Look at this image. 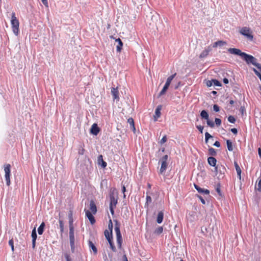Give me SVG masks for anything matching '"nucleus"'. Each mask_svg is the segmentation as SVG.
<instances>
[{"instance_id":"obj_1","label":"nucleus","mask_w":261,"mask_h":261,"mask_svg":"<svg viewBox=\"0 0 261 261\" xmlns=\"http://www.w3.org/2000/svg\"><path fill=\"white\" fill-rule=\"evenodd\" d=\"M227 51L231 54L240 56L247 64H252L261 72V64L257 63V59L252 55L242 52L240 49L236 48H228Z\"/></svg>"},{"instance_id":"obj_2","label":"nucleus","mask_w":261,"mask_h":261,"mask_svg":"<svg viewBox=\"0 0 261 261\" xmlns=\"http://www.w3.org/2000/svg\"><path fill=\"white\" fill-rule=\"evenodd\" d=\"M200 116L201 119L206 120V123L208 126L213 128L215 127V123L217 127H219L221 124V120L220 118H216L215 122L209 119V115L206 110H203L201 111Z\"/></svg>"},{"instance_id":"obj_3","label":"nucleus","mask_w":261,"mask_h":261,"mask_svg":"<svg viewBox=\"0 0 261 261\" xmlns=\"http://www.w3.org/2000/svg\"><path fill=\"white\" fill-rule=\"evenodd\" d=\"M114 221L115 222V231L116 232L118 247L121 248L122 243V237L120 231V223L117 220H114Z\"/></svg>"},{"instance_id":"obj_4","label":"nucleus","mask_w":261,"mask_h":261,"mask_svg":"<svg viewBox=\"0 0 261 261\" xmlns=\"http://www.w3.org/2000/svg\"><path fill=\"white\" fill-rule=\"evenodd\" d=\"M11 23L13 29V32L15 35H17L19 32V21L15 16V13L13 12L11 14Z\"/></svg>"},{"instance_id":"obj_5","label":"nucleus","mask_w":261,"mask_h":261,"mask_svg":"<svg viewBox=\"0 0 261 261\" xmlns=\"http://www.w3.org/2000/svg\"><path fill=\"white\" fill-rule=\"evenodd\" d=\"M176 75V73H175L174 74L171 75V76H169L166 81V82L165 84V85L163 87V88L161 91V92L159 93L158 97H161V96L165 94L167 90L168 89L169 87L173 80V79L175 77V75Z\"/></svg>"},{"instance_id":"obj_6","label":"nucleus","mask_w":261,"mask_h":261,"mask_svg":"<svg viewBox=\"0 0 261 261\" xmlns=\"http://www.w3.org/2000/svg\"><path fill=\"white\" fill-rule=\"evenodd\" d=\"M240 33L245 36L248 40L250 41L253 40V36L250 28L243 27L240 30Z\"/></svg>"},{"instance_id":"obj_7","label":"nucleus","mask_w":261,"mask_h":261,"mask_svg":"<svg viewBox=\"0 0 261 261\" xmlns=\"http://www.w3.org/2000/svg\"><path fill=\"white\" fill-rule=\"evenodd\" d=\"M11 165L10 164H6L4 165V171L5 173V179L6 180V184L7 186L10 185V173H11Z\"/></svg>"},{"instance_id":"obj_8","label":"nucleus","mask_w":261,"mask_h":261,"mask_svg":"<svg viewBox=\"0 0 261 261\" xmlns=\"http://www.w3.org/2000/svg\"><path fill=\"white\" fill-rule=\"evenodd\" d=\"M110 203L109 205L110 211L112 215H114V208L116 207V204H117L118 201V197L116 196H112V197H110Z\"/></svg>"},{"instance_id":"obj_9","label":"nucleus","mask_w":261,"mask_h":261,"mask_svg":"<svg viewBox=\"0 0 261 261\" xmlns=\"http://www.w3.org/2000/svg\"><path fill=\"white\" fill-rule=\"evenodd\" d=\"M194 185L195 189L198 191L199 193L207 195L210 194V191L208 190L201 188L195 184H194Z\"/></svg>"},{"instance_id":"obj_10","label":"nucleus","mask_w":261,"mask_h":261,"mask_svg":"<svg viewBox=\"0 0 261 261\" xmlns=\"http://www.w3.org/2000/svg\"><path fill=\"white\" fill-rule=\"evenodd\" d=\"M111 94L113 96V99H116L117 101L119 100V91L118 87L115 88L112 87L111 88Z\"/></svg>"},{"instance_id":"obj_11","label":"nucleus","mask_w":261,"mask_h":261,"mask_svg":"<svg viewBox=\"0 0 261 261\" xmlns=\"http://www.w3.org/2000/svg\"><path fill=\"white\" fill-rule=\"evenodd\" d=\"M100 132V128L98 126L97 124L96 123H94L90 130V132L91 134L96 136Z\"/></svg>"},{"instance_id":"obj_12","label":"nucleus","mask_w":261,"mask_h":261,"mask_svg":"<svg viewBox=\"0 0 261 261\" xmlns=\"http://www.w3.org/2000/svg\"><path fill=\"white\" fill-rule=\"evenodd\" d=\"M85 211L86 212V216L89 219L90 223L92 225L94 224L95 223V219L94 216H93V214L88 210H85Z\"/></svg>"},{"instance_id":"obj_13","label":"nucleus","mask_w":261,"mask_h":261,"mask_svg":"<svg viewBox=\"0 0 261 261\" xmlns=\"http://www.w3.org/2000/svg\"><path fill=\"white\" fill-rule=\"evenodd\" d=\"M90 209L93 214L95 215L97 212V207L93 200H91L90 201Z\"/></svg>"},{"instance_id":"obj_14","label":"nucleus","mask_w":261,"mask_h":261,"mask_svg":"<svg viewBox=\"0 0 261 261\" xmlns=\"http://www.w3.org/2000/svg\"><path fill=\"white\" fill-rule=\"evenodd\" d=\"M98 164L101 166V168H105L107 165V163L103 161V156L102 155H99L98 156Z\"/></svg>"},{"instance_id":"obj_15","label":"nucleus","mask_w":261,"mask_h":261,"mask_svg":"<svg viewBox=\"0 0 261 261\" xmlns=\"http://www.w3.org/2000/svg\"><path fill=\"white\" fill-rule=\"evenodd\" d=\"M162 105L158 106L157 108L155 111V115H154V120H156L158 118L161 116V111L162 109Z\"/></svg>"},{"instance_id":"obj_16","label":"nucleus","mask_w":261,"mask_h":261,"mask_svg":"<svg viewBox=\"0 0 261 261\" xmlns=\"http://www.w3.org/2000/svg\"><path fill=\"white\" fill-rule=\"evenodd\" d=\"M212 50V48L209 46L207 48H205L204 50H203L202 53L199 55L200 58H203L206 57L209 54L210 51H211Z\"/></svg>"},{"instance_id":"obj_17","label":"nucleus","mask_w":261,"mask_h":261,"mask_svg":"<svg viewBox=\"0 0 261 261\" xmlns=\"http://www.w3.org/2000/svg\"><path fill=\"white\" fill-rule=\"evenodd\" d=\"M208 164L213 167L216 166L217 160L213 156H210L207 159Z\"/></svg>"},{"instance_id":"obj_18","label":"nucleus","mask_w":261,"mask_h":261,"mask_svg":"<svg viewBox=\"0 0 261 261\" xmlns=\"http://www.w3.org/2000/svg\"><path fill=\"white\" fill-rule=\"evenodd\" d=\"M234 165L237 173L238 177L240 179V180H241L242 170L237 162L235 161L234 162Z\"/></svg>"},{"instance_id":"obj_19","label":"nucleus","mask_w":261,"mask_h":261,"mask_svg":"<svg viewBox=\"0 0 261 261\" xmlns=\"http://www.w3.org/2000/svg\"><path fill=\"white\" fill-rule=\"evenodd\" d=\"M161 163V166L160 170V172L161 174L165 172V171L167 169V166H168V163L167 162L163 161L160 162Z\"/></svg>"},{"instance_id":"obj_20","label":"nucleus","mask_w":261,"mask_h":261,"mask_svg":"<svg viewBox=\"0 0 261 261\" xmlns=\"http://www.w3.org/2000/svg\"><path fill=\"white\" fill-rule=\"evenodd\" d=\"M164 219V212L163 211H160L159 212L157 218H156V222L159 224H161L163 220Z\"/></svg>"},{"instance_id":"obj_21","label":"nucleus","mask_w":261,"mask_h":261,"mask_svg":"<svg viewBox=\"0 0 261 261\" xmlns=\"http://www.w3.org/2000/svg\"><path fill=\"white\" fill-rule=\"evenodd\" d=\"M116 41L118 42V45L116 47V50L117 52H120L122 48L123 42L120 38L116 39Z\"/></svg>"},{"instance_id":"obj_22","label":"nucleus","mask_w":261,"mask_h":261,"mask_svg":"<svg viewBox=\"0 0 261 261\" xmlns=\"http://www.w3.org/2000/svg\"><path fill=\"white\" fill-rule=\"evenodd\" d=\"M88 244H89V247L90 249L92 250L94 254H96L97 253V249L96 247L94 244V243H93V242L89 240Z\"/></svg>"},{"instance_id":"obj_23","label":"nucleus","mask_w":261,"mask_h":261,"mask_svg":"<svg viewBox=\"0 0 261 261\" xmlns=\"http://www.w3.org/2000/svg\"><path fill=\"white\" fill-rule=\"evenodd\" d=\"M45 226V223L44 222H42L41 223V224H40V225L38 228L37 231H38V233L39 234L41 235L43 234Z\"/></svg>"},{"instance_id":"obj_24","label":"nucleus","mask_w":261,"mask_h":261,"mask_svg":"<svg viewBox=\"0 0 261 261\" xmlns=\"http://www.w3.org/2000/svg\"><path fill=\"white\" fill-rule=\"evenodd\" d=\"M104 234L107 240L113 239L112 232L109 231L107 229H106L104 231Z\"/></svg>"},{"instance_id":"obj_25","label":"nucleus","mask_w":261,"mask_h":261,"mask_svg":"<svg viewBox=\"0 0 261 261\" xmlns=\"http://www.w3.org/2000/svg\"><path fill=\"white\" fill-rule=\"evenodd\" d=\"M215 189L217 192L218 193V195L220 197H222L223 196V195L222 194L221 190V185L220 183L217 184Z\"/></svg>"},{"instance_id":"obj_26","label":"nucleus","mask_w":261,"mask_h":261,"mask_svg":"<svg viewBox=\"0 0 261 261\" xmlns=\"http://www.w3.org/2000/svg\"><path fill=\"white\" fill-rule=\"evenodd\" d=\"M227 147L229 151H231L233 150V146L231 141L230 140H226Z\"/></svg>"},{"instance_id":"obj_27","label":"nucleus","mask_w":261,"mask_h":261,"mask_svg":"<svg viewBox=\"0 0 261 261\" xmlns=\"http://www.w3.org/2000/svg\"><path fill=\"white\" fill-rule=\"evenodd\" d=\"M208 154L211 155L212 156H216L217 155V152H216V150L214 148H213L212 147H210L209 146Z\"/></svg>"},{"instance_id":"obj_28","label":"nucleus","mask_w":261,"mask_h":261,"mask_svg":"<svg viewBox=\"0 0 261 261\" xmlns=\"http://www.w3.org/2000/svg\"><path fill=\"white\" fill-rule=\"evenodd\" d=\"M108 241L110 244V248L112 250V251L114 252H116L117 250L113 243V239L109 240H108Z\"/></svg>"},{"instance_id":"obj_29","label":"nucleus","mask_w":261,"mask_h":261,"mask_svg":"<svg viewBox=\"0 0 261 261\" xmlns=\"http://www.w3.org/2000/svg\"><path fill=\"white\" fill-rule=\"evenodd\" d=\"M148 194H150V192L147 191V196H146V201L145 205V207L146 206H148V204L152 202V198L150 197V196L148 195Z\"/></svg>"},{"instance_id":"obj_30","label":"nucleus","mask_w":261,"mask_h":261,"mask_svg":"<svg viewBox=\"0 0 261 261\" xmlns=\"http://www.w3.org/2000/svg\"><path fill=\"white\" fill-rule=\"evenodd\" d=\"M226 172V168L223 165H220L219 166V173L220 174L224 175L225 173Z\"/></svg>"},{"instance_id":"obj_31","label":"nucleus","mask_w":261,"mask_h":261,"mask_svg":"<svg viewBox=\"0 0 261 261\" xmlns=\"http://www.w3.org/2000/svg\"><path fill=\"white\" fill-rule=\"evenodd\" d=\"M31 237L32 238V240H36L37 238V234L35 227H34V229L32 230Z\"/></svg>"},{"instance_id":"obj_32","label":"nucleus","mask_w":261,"mask_h":261,"mask_svg":"<svg viewBox=\"0 0 261 261\" xmlns=\"http://www.w3.org/2000/svg\"><path fill=\"white\" fill-rule=\"evenodd\" d=\"M59 226H60V229L61 235H62V233L64 232V222L62 220H59Z\"/></svg>"},{"instance_id":"obj_33","label":"nucleus","mask_w":261,"mask_h":261,"mask_svg":"<svg viewBox=\"0 0 261 261\" xmlns=\"http://www.w3.org/2000/svg\"><path fill=\"white\" fill-rule=\"evenodd\" d=\"M163 227L159 226L158 228H157L155 230L154 233L159 235L161 233H162L163 232Z\"/></svg>"},{"instance_id":"obj_34","label":"nucleus","mask_w":261,"mask_h":261,"mask_svg":"<svg viewBox=\"0 0 261 261\" xmlns=\"http://www.w3.org/2000/svg\"><path fill=\"white\" fill-rule=\"evenodd\" d=\"M212 82L213 83L214 85L215 86H219V87L222 86L221 83L220 81H219L218 80L212 79Z\"/></svg>"},{"instance_id":"obj_35","label":"nucleus","mask_w":261,"mask_h":261,"mask_svg":"<svg viewBox=\"0 0 261 261\" xmlns=\"http://www.w3.org/2000/svg\"><path fill=\"white\" fill-rule=\"evenodd\" d=\"M212 138H213V136L208 132L205 133V142L206 143L208 142V139Z\"/></svg>"},{"instance_id":"obj_36","label":"nucleus","mask_w":261,"mask_h":261,"mask_svg":"<svg viewBox=\"0 0 261 261\" xmlns=\"http://www.w3.org/2000/svg\"><path fill=\"white\" fill-rule=\"evenodd\" d=\"M228 121L231 123H234L236 119L233 116L230 115L228 117Z\"/></svg>"},{"instance_id":"obj_37","label":"nucleus","mask_w":261,"mask_h":261,"mask_svg":"<svg viewBox=\"0 0 261 261\" xmlns=\"http://www.w3.org/2000/svg\"><path fill=\"white\" fill-rule=\"evenodd\" d=\"M113 225L111 219H110L109 224H108V228L109 230L111 232H113Z\"/></svg>"},{"instance_id":"obj_38","label":"nucleus","mask_w":261,"mask_h":261,"mask_svg":"<svg viewBox=\"0 0 261 261\" xmlns=\"http://www.w3.org/2000/svg\"><path fill=\"white\" fill-rule=\"evenodd\" d=\"M115 192H116L115 188H111L110 189V193H109L110 197H112V196H115Z\"/></svg>"},{"instance_id":"obj_39","label":"nucleus","mask_w":261,"mask_h":261,"mask_svg":"<svg viewBox=\"0 0 261 261\" xmlns=\"http://www.w3.org/2000/svg\"><path fill=\"white\" fill-rule=\"evenodd\" d=\"M9 245L11 246V250L13 252L14 251V242L12 239L9 241Z\"/></svg>"},{"instance_id":"obj_40","label":"nucleus","mask_w":261,"mask_h":261,"mask_svg":"<svg viewBox=\"0 0 261 261\" xmlns=\"http://www.w3.org/2000/svg\"><path fill=\"white\" fill-rule=\"evenodd\" d=\"M218 46H219V47H222V46L227 44V42L226 41H223V40H219V41H218Z\"/></svg>"},{"instance_id":"obj_41","label":"nucleus","mask_w":261,"mask_h":261,"mask_svg":"<svg viewBox=\"0 0 261 261\" xmlns=\"http://www.w3.org/2000/svg\"><path fill=\"white\" fill-rule=\"evenodd\" d=\"M127 122L129 124L130 127L133 126V125H135L134 121L132 118H128L127 120Z\"/></svg>"},{"instance_id":"obj_42","label":"nucleus","mask_w":261,"mask_h":261,"mask_svg":"<svg viewBox=\"0 0 261 261\" xmlns=\"http://www.w3.org/2000/svg\"><path fill=\"white\" fill-rule=\"evenodd\" d=\"M255 189L257 191L261 192V178L258 180L257 186V187L256 186L255 187Z\"/></svg>"},{"instance_id":"obj_43","label":"nucleus","mask_w":261,"mask_h":261,"mask_svg":"<svg viewBox=\"0 0 261 261\" xmlns=\"http://www.w3.org/2000/svg\"><path fill=\"white\" fill-rule=\"evenodd\" d=\"M85 151V149L82 146H81V148H80L79 149L78 153L80 155H83L84 154Z\"/></svg>"},{"instance_id":"obj_44","label":"nucleus","mask_w":261,"mask_h":261,"mask_svg":"<svg viewBox=\"0 0 261 261\" xmlns=\"http://www.w3.org/2000/svg\"><path fill=\"white\" fill-rule=\"evenodd\" d=\"M167 140V136L166 135H165L163 138L161 140L160 143L161 144H164V143H165Z\"/></svg>"},{"instance_id":"obj_45","label":"nucleus","mask_w":261,"mask_h":261,"mask_svg":"<svg viewBox=\"0 0 261 261\" xmlns=\"http://www.w3.org/2000/svg\"><path fill=\"white\" fill-rule=\"evenodd\" d=\"M70 244L71 245L74 243V236H69Z\"/></svg>"},{"instance_id":"obj_46","label":"nucleus","mask_w":261,"mask_h":261,"mask_svg":"<svg viewBox=\"0 0 261 261\" xmlns=\"http://www.w3.org/2000/svg\"><path fill=\"white\" fill-rule=\"evenodd\" d=\"M213 110L215 112H218L220 111V107L217 105H214L213 106Z\"/></svg>"},{"instance_id":"obj_47","label":"nucleus","mask_w":261,"mask_h":261,"mask_svg":"<svg viewBox=\"0 0 261 261\" xmlns=\"http://www.w3.org/2000/svg\"><path fill=\"white\" fill-rule=\"evenodd\" d=\"M168 159V155L166 154L165 155H164L160 160V162H163V161H165V162H167V160Z\"/></svg>"},{"instance_id":"obj_48","label":"nucleus","mask_w":261,"mask_h":261,"mask_svg":"<svg viewBox=\"0 0 261 261\" xmlns=\"http://www.w3.org/2000/svg\"><path fill=\"white\" fill-rule=\"evenodd\" d=\"M168 159V155L166 154L165 155H164L160 160V162H163V161H165V162H167V160Z\"/></svg>"},{"instance_id":"obj_49","label":"nucleus","mask_w":261,"mask_h":261,"mask_svg":"<svg viewBox=\"0 0 261 261\" xmlns=\"http://www.w3.org/2000/svg\"><path fill=\"white\" fill-rule=\"evenodd\" d=\"M197 197L200 199V200L201 201V202L202 204H205V201L201 196H200L199 195H197Z\"/></svg>"},{"instance_id":"obj_50","label":"nucleus","mask_w":261,"mask_h":261,"mask_svg":"<svg viewBox=\"0 0 261 261\" xmlns=\"http://www.w3.org/2000/svg\"><path fill=\"white\" fill-rule=\"evenodd\" d=\"M73 219H69V228H71V227H73Z\"/></svg>"},{"instance_id":"obj_51","label":"nucleus","mask_w":261,"mask_h":261,"mask_svg":"<svg viewBox=\"0 0 261 261\" xmlns=\"http://www.w3.org/2000/svg\"><path fill=\"white\" fill-rule=\"evenodd\" d=\"M213 84V83L212 82V80H208L206 82V85L208 87H211Z\"/></svg>"},{"instance_id":"obj_52","label":"nucleus","mask_w":261,"mask_h":261,"mask_svg":"<svg viewBox=\"0 0 261 261\" xmlns=\"http://www.w3.org/2000/svg\"><path fill=\"white\" fill-rule=\"evenodd\" d=\"M240 112L241 113L242 115H244V113H245L246 110L244 106H241L240 109Z\"/></svg>"},{"instance_id":"obj_53","label":"nucleus","mask_w":261,"mask_h":261,"mask_svg":"<svg viewBox=\"0 0 261 261\" xmlns=\"http://www.w3.org/2000/svg\"><path fill=\"white\" fill-rule=\"evenodd\" d=\"M196 128L198 129L200 133H203V126L201 125H197Z\"/></svg>"},{"instance_id":"obj_54","label":"nucleus","mask_w":261,"mask_h":261,"mask_svg":"<svg viewBox=\"0 0 261 261\" xmlns=\"http://www.w3.org/2000/svg\"><path fill=\"white\" fill-rule=\"evenodd\" d=\"M74 236V227L69 228V236Z\"/></svg>"},{"instance_id":"obj_55","label":"nucleus","mask_w":261,"mask_h":261,"mask_svg":"<svg viewBox=\"0 0 261 261\" xmlns=\"http://www.w3.org/2000/svg\"><path fill=\"white\" fill-rule=\"evenodd\" d=\"M65 257L66 261H71V259L70 257V255L68 253H66L65 254Z\"/></svg>"},{"instance_id":"obj_56","label":"nucleus","mask_w":261,"mask_h":261,"mask_svg":"<svg viewBox=\"0 0 261 261\" xmlns=\"http://www.w3.org/2000/svg\"><path fill=\"white\" fill-rule=\"evenodd\" d=\"M234 135H237L238 134V130L236 128H231L230 130Z\"/></svg>"},{"instance_id":"obj_57","label":"nucleus","mask_w":261,"mask_h":261,"mask_svg":"<svg viewBox=\"0 0 261 261\" xmlns=\"http://www.w3.org/2000/svg\"><path fill=\"white\" fill-rule=\"evenodd\" d=\"M214 146H216V147H220L221 146V144H220V143L218 141H216L213 144Z\"/></svg>"},{"instance_id":"obj_58","label":"nucleus","mask_w":261,"mask_h":261,"mask_svg":"<svg viewBox=\"0 0 261 261\" xmlns=\"http://www.w3.org/2000/svg\"><path fill=\"white\" fill-rule=\"evenodd\" d=\"M68 218H69V219H73V217H72V210H70L69 212V213H68Z\"/></svg>"},{"instance_id":"obj_59","label":"nucleus","mask_w":261,"mask_h":261,"mask_svg":"<svg viewBox=\"0 0 261 261\" xmlns=\"http://www.w3.org/2000/svg\"><path fill=\"white\" fill-rule=\"evenodd\" d=\"M42 1V3H43V4L46 7H48V2H47V0H41Z\"/></svg>"},{"instance_id":"obj_60","label":"nucleus","mask_w":261,"mask_h":261,"mask_svg":"<svg viewBox=\"0 0 261 261\" xmlns=\"http://www.w3.org/2000/svg\"><path fill=\"white\" fill-rule=\"evenodd\" d=\"M223 83L225 84H228L229 83V81H228V79H227V78H224L223 80Z\"/></svg>"},{"instance_id":"obj_61","label":"nucleus","mask_w":261,"mask_h":261,"mask_svg":"<svg viewBox=\"0 0 261 261\" xmlns=\"http://www.w3.org/2000/svg\"><path fill=\"white\" fill-rule=\"evenodd\" d=\"M36 240H32V248L33 249H35L36 246Z\"/></svg>"},{"instance_id":"obj_62","label":"nucleus","mask_w":261,"mask_h":261,"mask_svg":"<svg viewBox=\"0 0 261 261\" xmlns=\"http://www.w3.org/2000/svg\"><path fill=\"white\" fill-rule=\"evenodd\" d=\"M122 259H123V261H128L127 256L125 254L123 255Z\"/></svg>"},{"instance_id":"obj_63","label":"nucleus","mask_w":261,"mask_h":261,"mask_svg":"<svg viewBox=\"0 0 261 261\" xmlns=\"http://www.w3.org/2000/svg\"><path fill=\"white\" fill-rule=\"evenodd\" d=\"M218 46V41H216V42H214V44H213V47H217Z\"/></svg>"},{"instance_id":"obj_64","label":"nucleus","mask_w":261,"mask_h":261,"mask_svg":"<svg viewBox=\"0 0 261 261\" xmlns=\"http://www.w3.org/2000/svg\"><path fill=\"white\" fill-rule=\"evenodd\" d=\"M258 155H259V157L261 158V148H258Z\"/></svg>"}]
</instances>
